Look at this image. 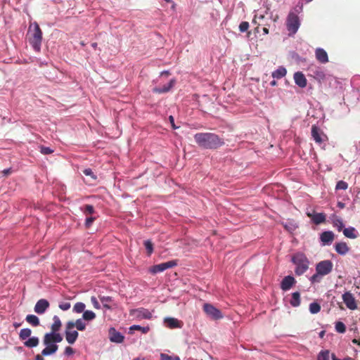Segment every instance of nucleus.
<instances>
[{
	"instance_id": "obj_1",
	"label": "nucleus",
	"mask_w": 360,
	"mask_h": 360,
	"mask_svg": "<svg viewBox=\"0 0 360 360\" xmlns=\"http://www.w3.org/2000/svg\"><path fill=\"white\" fill-rule=\"evenodd\" d=\"M194 139L196 143L205 149L215 150L224 145V139L214 133H197Z\"/></svg>"
},
{
	"instance_id": "obj_2",
	"label": "nucleus",
	"mask_w": 360,
	"mask_h": 360,
	"mask_svg": "<svg viewBox=\"0 0 360 360\" xmlns=\"http://www.w3.org/2000/svg\"><path fill=\"white\" fill-rule=\"evenodd\" d=\"M63 339V336L58 332L45 333L43 344L46 347L42 350V354L44 356L54 354L58 349L57 343L61 342Z\"/></svg>"
},
{
	"instance_id": "obj_3",
	"label": "nucleus",
	"mask_w": 360,
	"mask_h": 360,
	"mask_svg": "<svg viewBox=\"0 0 360 360\" xmlns=\"http://www.w3.org/2000/svg\"><path fill=\"white\" fill-rule=\"evenodd\" d=\"M28 41L34 50L39 52L42 41V31L37 22L32 24L27 32Z\"/></svg>"
},
{
	"instance_id": "obj_4",
	"label": "nucleus",
	"mask_w": 360,
	"mask_h": 360,
	"mask_svg": "<svg viewBox=\"0 0 360 360\" xmlns=\"http://www.w3.org/2000/svg\"><path fill=\"white\" fill-rule=\"evenodd\" d=\"M333 267V264L330 260H323L317 263L316 265V274L309 279L311 283H320L323 276L332 271Z\"/></svg>"
},
{
	"instance_id": "obj_5",
	"label": "nucleus",
	"mask_w": 360,
	"mask_h": 360,
	"mask_svg": "<svg viewBox=\"0 0 360 360\" xmlns=\"http://www.w3.org/2000/svg\"><path fill=\"white\" fill-rule=\"evenodd\" d=\"M292 262L295 264V274L297 276L302 275L309 269V262L303 253H297L292 257Z\"/></svg>"
},
{
	"instance_id": "obj_6",
	"label": "nucleus",
	"mask_w": 360,
	"mask_h": 360,
	"mask_svg": "<svg viewBox=\"0 0 360 360\" xmlns=\"http://www.w3.org/2000/svg\"><path fill=\"white\" fill-rule=\"evenodd\" d=\"M286 25L289 32V35L295 34L297 32L300 25V19L297 15L294 13H290L287 18Z\"/></svg>"
},
{
	"instance_id": "obj_7",
	"label": "nucleus",
	"mask_w": 360,
	"mask_h": 360,
	"mask_svg": "<svg viewBox=\"0 0 360 360\" xmlns=\"http://www.w3.org/2000/svg\"><path fill=\"white\" fill-rule=\"evenodd\" d=\"M203 311L206 315L212 320H219L222 319L224 316L219 309L209 303L204 304Z\"/></svg>"
},
{
	"instance_id": "obj_8",
	"label": "nucleus",
	"mask_w": 360,
	"mask_h": 360,
	"mask_svg": "<svg viewBox=\"0 0 360 360\" xmlns=\"http://www.w3.org/2000/svg\"><path fill=\"white\" fill-rule=\"evenodd\" d=\"M177 265L176 260H171L167 262L161 263L159 264L154 265L150 268L149 271L151 274H155L159 272H162L167 269H171Z\"/></svg>"
},
{
	"instance_id": "obj_9",
	"label": "nucleus",
	"mask_w": 360,
	"mask_h": 360,
	"mask_svg": "<svg viewBox=\"0 0 360 360\" xmlns=\"http://www.w3.org/2000/svg\"><path fill=\"white\" fill-rule=\"evenodd\" d=\"M311 136L316 143L321 144L328 140L327 136L316 125L311 127Z\"/></svg>"
},
{
	"instance_id": "obj_10",
	"label": "nucleus",
	"mask_w": 360,
	"mask_h": 360,
	"mask_svg": "<svg viewBox=\"0 0 360 360\" xmlns=\"http://www.w3.org/2000/svg\"><path fill=\"white\" fill-rule=\"evenodd\" d=\"M342 298L343 302L345 304L346 307L350 310H355L357 309V303L356 301L349 291L345 292L342 295Z\"/></svg>"
},
{
	"instance_id": "obj_11",
	"label": "nucleus",
	"mask_w": 360,
	"mask_h": 360,
	"mask_svg": "<svg viewBox=\"0 0 360 360\" xmlns=\"http://www.w3.org/2000/svg\"><path fill=\"white\" fill-rule=\"evenodd\" d=\"M130 315L135 316L138 319H150L152 318L150 311L144 308L132 309L130 311Z\"/></svg>"
},
{
	"instance_id": "obj_12",
	"label": "nucleus",
	"mask_w": 360,
	"mask_h": 360,
	"mask_svg": "<svg viewBox=\"0 0 360 360\" xmlns=\"http://www.w3.org/2000/svg\"><path fill=\"white\" fill-rule=\"evenodd\" d=\"M65 335L66 341L70 345L74 344L79 336L78 332L74 330L73 328L69 327L67 323L65 324Z\"/></svg>"
},
{
	"instance_id": "obj_13",
	"label": "nucleus",
	"mask_w": 360,
	"mask_h": 360,
	"mask_svg": "<svg viewBox=\"0 0 360 360\" xmlns=\"http://www.w3.org/2000/svg\"><path fill=\"white\" fill-rule=\"evenodd\" d=\"M296 283L293 276H287L283 278L281 283V288L283 291L289 290Z\"/></svg>"
},
{
	"instance_id": "obj_14",
	"label": "nucleus",
	"mask_w": 360,
	"mask_h": 360,
	"mask_svg": "<svg viewBox=\"0 0 360 360\" xmlns=\"http://www.w3.org/2000/svg\"><path fill=\"white\" fill-rule=\"evenodd\" d=\"M49 307V302L45 299H41L37 301L34 306V311L38 314H44Z\"/></svg>"
},
{
	"instance_id": "obj_15",
	"label": "nucleus",
	"mask_w": 360,
	"mask_h": 360,
	"mask_svg": "<svg viewBox=\"0 0 360 360\" xmlns=\"http://www.w3.org/2000/svg\"><path fill=\"white\" fill-rule=\"evenodd\" d=\"M109 339L112 342L121 343L124 341V337L114 328L109 330Z\"/></svg>"
},
{
	"instance_id": "obj_16",
	"label": "nucleus",
	"mask_w": 360,
	"mask_h": 360,
	"mask_svg": "<svg viewBox=\"0 0 360 360\" xmlns=\"http://www.w3.org/2000/svg\"><path fill=\"white\" fill-rule=\"evenodd\" d=\"M335 235L331 231H323L320 236L321 241L323 245H328L331 243L333 241Z\"/></svg>"
},
{
	"instance_id": "obj_17",
	"label": "nucleus",
	"mask_w": 360,
	"mask_h": 360,
	"mask_svg": "<svg viewBox=\"0 0 360 360\" xmlns=\"http://www.w3.org/2000/svg\"><path fill=\"white\" fill-rule=\"evenodd\" d=\"M165 323L169 328H181L183 323L181 321L175 318L168 317L165 319Z\"/></svg>"
},
{
	"instance_id": "obj_18",
	"label": "nucleus",
	"mask_w": 360,
	"mask_h": 360,
	"mask_svg": "<svg viewBox=\"0 0 360 360\" xmlns=\"http://www.w3.org/2000/svg\"><path fill=\"white\" fill-rule=\"evenodd\" d=\"M334 248L336 252L341 255H345L349 251V248L345 242L336 243Z\"/></svg>"
},
{
	"instance_id": "obj_19",
	"label": "nucleus",
	"mask_w": 360,
	"mask_h": 360,
	"mask_svg": "<svg viewBox=\"0 0 360 360\" xmlns=\"http://www.w3.org/2000/svg\"><path fill=\"white\" fill-rule=\"evenodd\" d=\"M315 55L317 60L321 63H326L328 61V56L326 51L321 48L316 49Z\"/></svg>"
},
{
	"instance_id": "obj_20",
	"label": "nucleus",
	"mask_w": 360,
	"mask_h": 360,
	"mask_svg": "<svg viewBox=\"0 0 360 360\" xmlns=\"http://www.w3.org/2000/svg\"><path fill=\"white\" fill-rule=\"evenodd\" d=\"M307 214L309 217L311 219L313 222L316 225L322 224L326 221V215L323 213H307Z\"/></svg>"
},
{
	"instance_id": "obj_21",
	"label": "nucleus",
	"mask_w": 360,
	"mask_h": 360,
	"mask_svg": "<svg viewBox=\"0 0 360 360\" xmlns=\"http://www.w3.org/2000/svg\"><path fill=\"white\" fill-rule=\"evenodd\" d=\"M176 83V80L174 79H172L169 81V82L167 84L163 86V87H155L153 89V92L158 93V94H164L167 93L174 86Z\"/></svg>"
},
{
	"instance_id": "obj_22",
	"label": "nucleus",
	"mask_w": 360,
	"mask_h": 360,
	"mask_svg": "<svg viewBox=\"0 0 360 360\" xmlns=\"http://www.w3.org/2000/svg\"><path fill=\"white\" fill-rule=\"evenodd\" d=\"M68 324L69 327L76 328L78 330L83 331L86 329V323L83 321L82 319H77L75 322L72 321H69L66 323Z\"/></svg>"
},
{
	"instance_id": "obj_23",
	"label": "nucleus",
	"mask_w": 360,
	"mask_h": 360,
	"mask_svg": "<svg viewBox=\"0 0 360 360\" xmlns=\"http://www.w3.org/2000/svg\"><path fill=\"white\" fill-rule=\"evenodd\" d=\"M294 79L295 82L297 85H298L300 87H305L307 86V79L304 77V75L300 72H297L294 75Z\"/></svg>"
},
{
	"instance_id": "obj_24",
	"label": "nucleus",
	"mask_w": 360,
	"mask_h": 360,
	"mask_svg": "<svg viewBox=\"0 0 360 360\" xmlns=\"http://www.w3.org/2000/svg\"><path fill=\"white\" fill-rule=\"evenodd\" d=\"M343 234L345 237L351 239H355L358 237V233L356 230L355 229V228L352 226L344 229Z\"/></svg>"
},
{
	"instance_id": "obj_25",
	"label": "nucleus",
	"mask_w": 360,
	"mask_h": 360,
	"mask_svg": "<svg viewBox=\"0 0 360 360\" xmlns=\"http://www.w3.org/2000/svg\"><path fill=\"white\" fill-rule=\"evenodd\" d=\"M53 323L51 326L50 333L58 332L62 326L61 321L60 318L56 315L53 316Z\"/></svg>"
},
{
	"instance_id": "obj_26",
	"label": "nucleus",
	"mask_w": 360,
	"mask_h": 360,
	"mask_svg": "<svg viewBox=\"0 0 360 360\" xmlns=\"http://www.w3.org/2000/svg\"><path fill=\"white\" fill-rule=\"evenodd\" d=\"M331 219H332V224H333V226L336 227L338 231H342L344 227L342 220L340 217H338L335 215H333L331 217Z\"/></svg>"
},
{
	"instance_id": "obj_27",
	"label": "nucleus",
	"mask_w": 360,
	"mask_h": 360,
	"mask_svg": "<svg viewBox=\"0 0 360 360\" xmlns=\"http://www.w3.org/2000/svg\"><path fill=\"white\" fill-rule=\"evenodd\" d=\"M39 340L37 337H32L24 342V345L28 348H33L39 345Z\"/></svg>"
},
{
	"instance_id": "obj_28",
	"label": "nucleus",
	"mask_w": 360,
	"mask_h": 360,
	"mask_svg": "<svg viewBox=\"0 0 360 360\" xmlns=\"http://www.w3.org/2000/svg\"><path fill=\"white\" fill-rule=\"evenodd\" d=\"M25 320L27 323L34 327H37L40 324L39 318L33 314H29L26 316Z\"/></svg>"
},
{
	"instance_id": "obj_29",
	"label": "nucleus",
	"mask_w": 360,
	"mask_h": 360,
	"mask_svg": "<svg viewBox=\"0 0 360 360\" xmlns=\"http://www.w3.org/2000/svg\"><path fill=\"white\" fill-rule=\"evenodd\" d=\"M286 69L283 67H279L276 70L272 72V77L276 79H281L285 76Z\"/></svg>"
},
{
	"instance_id": "obj_30",
	"label": "nucleus",
	"mask_w": 360,
	"mask_h": 360,
	"mask_svg": "<svg viewBox=\"0 0 360 360\" xmlns=\"http://www.w3.org/2000/svg\"><path fill=\"white\" fill-rule=\"evenodd\" d=\"M292 307H298L300 304V294L299 292H295L292 294V299L290 301Z\"/></svg>"
},
{
	"instance_id": "obj_31",
	"label": "nucleus",
	"mask_w": 360,
	"mask_h": 360,
	"mask_svg": "<svg viewBox=\"0 0 360 360\" xmlns=\"http://www.w3.org/2000/svg\"><path fill=\"white\" fill-rule=\"evenodd\" d=\"M31 334H32L31 329H30V328L21 329L20 331V333H19V338L21 340H25L28 338L30 337Z\"/></svg>"
},
{
	"instance_id": "obj_32",
	"label": "nucleus",
	"mask_w": 360,
	"mask_h": 360,
	"mask_svg": "<svg viewBox=\"0 0 360 360\" xmlns=\"http://www.w3.org/2000/svg\"><path fill=\"white\" fill-rule=\"evenodd\" d=\"M100 300L103 304V306L104 308L107 309H111V306L109 305V303L112 301V299L111 297L109 296H103L100 297Z\"/></svg>"
},
{
	"instance_id": "obj_33",
	"label": "nucleus",
	"mask_w": 360,
	"mask_h": 360,
	"mask_svg": "<svg viewBox=\"0 0 360 360\" xmlns=\"http://www.w3.org/2000/svg\"><path fill=\"white\" fill-rule=\"evenodd\" d=\"M129 330L131 333L133 330H140L142 333L146 334L149 330V326L142 327L139 325H133L129 328Z\"/></svg>"
},
{
	"instance_id": "obj_34",
	"label": "nucleus",
	"mask_w": 360,
	"mask_h": 360,
	"mask_svg": "<svg viewBox=\"0 0 360 360\" xmlns=\"http://www.w3.org/2000/svg\"><path fill=\"white\" fill-rule=\"evenodd\" d=\"M82 318L85 321H91L96 318V314L89 310L84 311Z\"/></svg>"
},
{
	"instance_id": "obj_35",
	"label": "nucleus",
	"mask_w": 360,
	"mask_h": 360,
	"mask_svg": "<svg viewBox=\"0 0 360 360\" xmlns=\"http://www.w3.org/2000/svg\"><path fill=\"white\" fill-rule=\"evenodd\" d=\"M85 307L86 306L83 302H77L73 307V311L75 313L84 312Z\"/></svg>"
},
{
	"instance_id": "obj_36",
	"label": "nucleus",
	"mask_w": 360,
	"mask_h": 360,
	"mask_svg": "<svg viewBox=\"0 0 360 360\" xmlns=\"http://www.w3.org/2000/svg\"><path fill=\"white\" fill-rule=\"evenodd\" d=\"M321 310V306L317 302H312L309 304V311L311 314H317Z\"/></svg>"
},
{
	"instance_id": "obj_37",
	"label": "nucleus",
	"mask_w": 360,
	"mask_h": 360,
	"mask_svg": "<svg viewBox=\"0 0 360 360\" xmlns=\"http://www.w3.org/2000/svg\"><path fill=\"white\" fill-rule=\"evenodd\" d=\"M335 330L340 333H344L346 331V326L342 321H338L335 323Z\"/></svg>"
},
{
	"instance_id": "obj_38",
	"label": "nucleus",
	"mask_w": 360,
	"mask_h": 360,
	"mask_svg": "<svg viewBox=\"0 0 360 360\" xmlns=\"http://www.w3.org/2000/svg\"><path fill=\"white\" fill-rule=\"evenodd\" d=\"M145 248L147 250L148 255H150L153 251V245L150 240H146L144 242Z\"/></svg>"
},
{
	"instance_id": "obj_39",
	"label": "nucleus",
	"mask_w": 360,
	"mask_h": 360,
	"mask_svg": "<svg viewBox=\"0 0 360 360\" xmlns=\"http://www.w3.org/2000/svg\"><path fill=\"white\" fill-rule=\"evenodd\" d=\"M348 188V184L344 181H339L335 186L336 190H346Z\"/></svg>"
},
{
	"instance_id": "obj_40",
	"label": "nucleus",
	"mask_w": 360,
	"mask_h": 360,
	"mask_svg": "<svg viewBox=\"0 0 360 360\" xmlns=\"http://www.w3.org/2000/svg\"><path fill=\"white\" fill-rule=\"evenodd\" d=\"M94 207L91 205H86L84 206V213L85 214H93L94 213Z\"/></svg>"
},
{
	"instance_id": "obj_41",
	"label": "nucleus",
	"mask_w": 360,
	"mask_h": 360,
	"mask_svg": "<svg viewBox=\"0 0 360 360\" xmlns=\"http://www.w3.org/2000/svg\"><path fill=\"white\" fill-rule=\"evenodd\" d=\"M317 360H329V352L323 351L320 352V354L318 356Z\"/></svg>"
},
{
	"instance_id": "obj_42",
	"label": "nucleus",
	"mask_w": 360,
	"mask_h": 360,
	"mask_svg": "<svg viewBox=\"0 0 360 360\" xmlns=\"http://www.w3.org/2000/svg\"><path fill=\"white\" fill-rule=\"evenodd\" d=\"M83 173L88 176H90L92 180L96 179V176L94 174L91 169L88 168L83 170Z\"/></svg>"
},
{
	"instance_id": "obj_43",
	"label": "nucleus",
	"mask_w": 360,
	"mask_h": 360,
	"mask_svg": "<svg viewBox=\"0 0 360 360\" xmlns=\"http://www.w3.org/2000/svg\"><path fill=\"white\" fill-rule=\"evenodd\" d=\"M249 28V23L246 21L240 22L239 25V30L241 32H246Z\"/></svg>"
},
{
	"instance_id": "obj_44",
	"label": "nucleus",
	"mask_w": 360,
	"mask_h": 360,
	"mask_svg": "<svg viewBox=\"0 0 360 360\" xmlns=\"http://www.w3.org/2000/svg\"><path fill=\"white\" fill-rule=\"evenodd\" d=\"M91 303H92V304H93V306H94V307L95 309H100V308H101L100 304H99V302H98V301L97 300V299H96V297L92 296V297H91Z\"/></svg>"
},
{
	"instance_id": "obj_45",
	"label": "nucleus",
	"mask_w": 360,
	"mask_h": 360,
	"mask_svg": "<svg viewBox=\"0 0 360 360\" xmlns=\"http://www.w3.org/2000/svg\"><path fill=\"white\" fill-rule=\"evenodd\" d=\"M95 217H89L86 219L85 226L86 228H89L91 226L92 223L95 221Z\"/></svg>"
},
{
	"instance_id": "obj_46",
	"label": "nucleus",
	"mask_w": 360,
	"mask_h": 360,
	"mask_svg": "<svg viewBox=\"0 0 360 360\" xmlns=\"http://www.w3.org/2000/svg\"><path fill=\"white\" fill-rule=\"evenodd\" d=\"M40 151L42 154H44V155H48V154H51V153H53L52 149H51L49 147H46V146H41Z\"/></svg>"
},
{
	"instance_id": "obj_47",
	"label": "nucleus",
	"mask_w": 360,
	"mask_h": 360,
	"mask_svg": "<svg viewBox=\"0 0 360 360\" xmlns=\"http://www.w3.org/2000/svg\"><path fill=\"white\" fill-rule=\"evenodd\" d=\"M70 302H63L59 304V308L63 311H67L70 308Z\"/></svg>"
},
{
	"instance_id": "obj_48",
	"label": "nucleus",
	"mask_w": 360,
	"mask_h": 360,
	"mask_svg": "<svg viewBox=\"0 0 360 360\" xmlns=\"http://www.w3.org/2000/svg\"><path fill=\"white\" fill-rule=\"evenodd\" d=\"M75 353V350L71 347H66L65 348L64 354L66 356H71Z\"/></svg>"
},
{
	"instance_id": "obj_49",
	"label": "nucleus",
	"mask_w": 360,
	"mask_h": 360,
	"mask_svg": "<svg viewBox=\"0 0 360 360\" xmlns=\"http://www.w3.org/2000/svg\"><path fill=\"white\" fill-rule=\"evenodd\" d=\"M160 359H161V360H171L172 356H169L168 354L162 353L160 354Z\"/></svg>"
},
{
	"instance_id": "obj_50",
	"label": "nucleus",
	"mask_w": 360,
	"mask_h": 360,
	"mask_svg": "<svg viewBox=\"0 0 360 360\" xmlns=\"http://www.w3.org/2000/svg\"><path fill=\"white\" fill-rule=\"evenodd\" d=\"M169 121H170V123H171V124H172V128H173V129H176V128H177V127H176V125H175V124H174V119L173 116L170 115V116L169 117Z\"/></svg>"
},
{
	"instance_id": "obj_51",
	"label": "nucleus",
	"mask_w": 360,
	"mask_h": 360,
	"mask_svg": "<svg viewBox=\"0 0 360 360\" xmlns=\"http://www.w3.org/2000/svg\"><path fill=\"white\" fill-rule=\"evenodd\" d=\"M43 356H45L44 355L42 354V352L40 354H37L35 356V359L34 360H44V359L43 358Z\"/></svg>"
},
{
	"instance_id": "obj_52",
	"label": "nucleus",
	"mask_w": 360,
	"mask_h": 360,
	"mask_svg": "<svg viewBox=\"0 0 360 360\" xmlns=\"http://www.w3.org/2000/svg\"><path fill=\"white\" fill-rule=\"evenodd\" d=\"M2 172L5 176H8L11 173V168L6 169L3 170Z\"/></svg>"
},
{
	"instance_id": "obj_53",
	"label": "nucleus",
	"mask_w": 360,
	"mask_h": 360,
	"mask_svg": "<svg viewBox=\"0 0 360 360\" xmlns=\"http://www.w3.org/2000/svg\"><path fill=\"white\" fill-rule=\"evenodd\" d=\"M338 207L340 209H343L345 207V203H343L342 202H338Z\"/></svg>"
},
{
	"instance_id": "obj_54",
	"label": "nucleus",
	"mask_w": 360,
	"mask_h": 360,
	"mask_svg": "<svg viewBox=\"0 0 360 360\" xmlns=\"http://www.w3.org/2000/svg\"><path fill=\"white\" fill-rule=\"evenodd\" d=\"M169 74L170 73H169V71H163V72H161V75H167V76H168V75H169Z\"/></svg>"
},
{
	"instance_id": "obj_55",
	"label": "nucleus",
	"mask_w": 360,
	"mask_h": 360,
	"mask_svg": "<svg viewBox=\"0 0 360 360\" xmlns=\"http://www.w3.org/2000/svg\"><path fill=\"white\" fill-rule=\"evenodd\" d=\"M263 32L266 34H269V29L266 27L263 28Z\"/></svg>"
},
{
	"instance_id": "obj_56",
	"label": "nucleus",
	"mask_w": 360,
	"mask_h": 360,
	"mask_svg": "<svg viewBox=\"0 0 360 360\" xmlns=\"http://www.w3.org/2000/svg\"><path fill=\"white\" fill-rule=\"evenodd\" d=\"M332 360H341L336 357L335 354H332Z\"/></svg>"
},
{
	"instance_id": "obj_57",
	"label": "nucleus",
	"mask_w": 360,
	"mask_h": 360,
	"mask_svg": "<svg viewBox=\"0 0 360 360\" xmlns=\"http://www.w3.org/2000/svg\"><path fill=\"white\" fill-rule=\"evenodd\" d=\"M341 360H354L353 358L352 357H349V356H347L345 358H344L343 359H341Z\"/></svg>"
},
{
	"instance_id": "obj_58",
	"label": "nucleus",
	"mask_w": 360,
	"mask_h": 360,
	"mask_svg": "<svg viewBox=\"0 0 360 360\" xmlns=\"http://www.w3.org/2000/svg\"><path fill=\"white\" fill-rule=\"evenodd\" d=\"M97 43L96 42H94L91 44V46L94 48V49H96L97 47Z\"/></svg>"
},
{
	"instance_id": "obj_59",
	"label": "nucleus",
	"mask_w": 360,
	"mask_h": 360,
	"mask_svg": "<svg viewBox=\"0 0 360 360\" xmlns=\"http://www.w3.org/2000/svg\"><path fill=\"white\" fill-rule=\"evenodd\" d=\"M270 84L271 86H275V85H276V82L275 80H273V81L271 82Z\"/></svg>"
},
{
	"instance_id": "obj_60",
	"label": "nucleus",
	"mask_w": 360,
	"mask_h": 360,
	"mask_svg": "<svg viewBox=\"0 0 360 360\" xmlns=\"http://www.w3.org/2000/svg\"><path fill=\"white\" fill-rule=\"evenodd\" d=\"M13 326H14L15 328H18V327H19L20 326V323H15L13 324Z\"/></svg>"
},
{
	"instance_id": "obj_61",
	"label": "nucleus",
	"mask_w": 360,
	"mask_h": 360,
	"mask_svg": "<svg viewBox=\"0 0 360 360\" xmlns=\"http://www.w3.org/2000/svg\"><path fill=\"white\" fill-rule=\"evenodd\" d=\"M324 333H325V332H324V331H321V332L320 333V337H321V338H323V335H324Z\"/></svg>"
},
{
	"instance_id": "obj_62",
	"label": "nucleus",
	"mask_w": 360,
	"mask_h": 360,
	"mask_svg": "<svg viewBox=\"0 0 360 360\" xmlns=\"http://www.w3.org/2000/svg\"><path fill=\"white\" fill-rule=\"evenodd\" d=\"M134 360H145L144 359H141V358H136V359H134Z\"/></svg>"
},
{
	"instance_id": "obj_63",
	"label": "nucleus",
	"mask_w": 360,
	"mask_h": 360,
	"mask_svg": "<svg viewBox=\"0 0 360 360\" xmlns=\"http://www.w3.org/2000/svg\"><path fill=\"white\" fill-rule=\"evenodd\" d=\"M81 45H82V46H84V45H85V44H84L83 41H82V42H81Z\"/></svg>"
},
{
	"instance_id": "obj_64",
	"label": "nucleus",
	"mask_w": 360,
	"mask_h": 360,
	"mask_svg": "<svg viewBox=\"0 0 360 360\" xmlns=\"http://www.w3.org/2000/svg\"><path fill=\"white\" fill-rule=\"evenodd\" d=\"M175 360H179V358L178 356H176Z\"/></svg>"
}]
</instances>
